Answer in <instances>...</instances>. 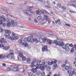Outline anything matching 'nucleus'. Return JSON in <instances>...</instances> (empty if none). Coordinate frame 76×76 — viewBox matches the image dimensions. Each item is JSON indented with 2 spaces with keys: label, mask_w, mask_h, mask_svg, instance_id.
<instances>
[{
  "label": "nucleus",
  "mask_w": 76,
  "mask_h": 76,
  "mask_svg": "<svg viewBox=\"0 0 76 76\" xmlns=\"http://www.w3.org/2000/svg\"><path fill=\"white\" fill-rule=\"evenodd\" d=\"M31 63H32V65H30L31 67V68H32L33 67H34L35 66H36L38 68L40 67V68H41L42 67V65L45 64V62L42 63V61L41 60L39 61L38 60L35 59H34L33 60Z\"/></svg>",
  "instance_id": "1"
},
{
  "label": "nucleus",
  "mask_w": 76,
  "mask_h": 76,
  "mask_svg": "<svg viewBox=\"0 0 76 76\" xmlns=\"http://www.w3.org/2000/svg\"><path fill=\"white\" fill-rule=\"evenodd\" d=\"M55 44L56 45L61 46L64 49H66V45H64V43L63 42L58 41L56 40H55L53 42V44Z\"/></svg>",
  "instance_id": "2"
},
{
  "label": "nucleus",
  "mask_w": 76,
  "mask_h": 76,
  "mask_svg": "<svg viewBox=\"0 0 76 76\" xmlns=\"http://www.w3.org/2000/svg\"><path fill=\"white\" fill-rule=\"evenodd\" d=\"M5 33L4 34V36L6 38H7L9 37L10 35H11V33H12V31L10 30H5Z\"/></svg>",
  "instance_id": "3"
},
{
  "label": "nucleus",
  "mask_w": 76,
  "mask_h": 76,
  "mask_svg": "<svg viewBox=\"0 0 76 76\" xmlns=\"http://www.w3.org/2000/svg\"><path fill=\"white\" fill-rule=\"evenodd\" d=\"M17 52H18V53H19V57L22 58V60L23 61H25L26 60V57L23 56L22 52L21 51V52H19L18 50L17 51Z\"/></svg>",
  "instance_id": "4"
},
{
  "label": "nucleus",
  "mask_w": 76,
  "mask_h": 76,
  "mask_svg": "<svg viewBox=\"0 0 76 76\" xmlns=\"http://www.w3.org/2000/svg\"><path fill=\"white\" fill-rule=\"evenodd\" d=\"M35 66L36 67V68H34L33 69H31V72H32L34 75H36V73L37 72V69H38V67L37 66L35 65L34 66V67Z\"/></svg>",
  "instance_id": "5"
},
{
  "label": "nucleus",
  "mask_w": 76,
  "mask_h": 76,
  "mask_svg": "<svg viewBox=\"0 0 76 76\" xmlns=\"http://www.w3.org/2000/svg\"><path fill=\"white\" fill-rule=\"evenodd\" d=\"M19 42L20 44L21 45H23L24 47H27L28 46V44L26 42L23 43L22 42V40H19Z\"/></svg>",
  "instance_id": "6"
},
{
  "label": "nucleus",
  "mask_w": 76,
  "mask_h": 76,
  "mask_svg": "<svg viewBox=\"0 0 76 76\" xmlns=\"http://www.w3.org/2000/svg\"><path fill=\"white\" fill-rule=\"evenodd\" d=\"M46 38L45 37H44L43 39L41 38L39 39V41L40 43H45L46 41Z\"/></svg>",
  "instance_id": "7"
},
{
  "label": "nucleus",
  "mask_w": 76,
  "mask_h": 76,
  "mask_svg": "<svg viewBox=\"0 0 76 76\" xmlns=\"http://www.w3.org/2000/svg\"><path fill=\"white\" fill-rule=\"evenodd\" d=\"M42 51L43 52L45 51H48V50L47 49V46H45L44 47H43L42 49Z\"/></svg>",
  "instance_id": "8"
},
{
  "label": "nucleus",
  "mask_w": 76,
  "mask_h": 76,
  "mask_svg": "<svg viewBox=\"0 0 76 76\" xmlns=\"http://www.w3.org/2000/svg\"><path fill=\"white\" fill-rule=\"evenodd\" d=\"M15 65H11V66L12 67H13V71H14V72H16L18 70V67H15Z\"/></svg>",
  "instance_id": "9"
},
{
  "label": "nucleus",
  "mask_w": 76,
  "mask_h": 76,
  "mask_svg": "<svg viewBox=\"0 0 76 76\" xmlns=\"http://www.w3.org/2000/svg\"><path fill=\"white\" fill-rule=\"evenodd\" d=\"M30 37H28V38H25L24 41L25 42H30Z\"/></svg>",
  "instance_id": "10"
},
{
  "label": "nucleus",
  "mask_w": 76,
  "mask_h": 76,
  "mask_svg": "<svg viewBox=\"0 0 76 76\" xmlns=\"http://www.w3.org/2000/svg\"><path fill=\"white\" fill-rule=\"evenodd\" d=\"M1 42L3 44H7V41L4 39L3 38H1Z\"/></svg>",
  "instance_id": "11"
},
{
  "label": "nucleus",
  "mask_w": 76,
  "mask_h": 76,
  "mask_svg": "<svg viewBox=\"0 0 76 76\" xmlns=\"http://www.w3.org/2000/svg\"><path fill=\"white\" fill-rule=\"evenodd\" d=\"M25 70H26V69L21 68L19 70V72L20 73H23V72H24Z\"/></svg>",
  "instance_id": "12"
},
{
  "label": "nucleus",
  "mask_w": 76,
  "mask_h": 76,
  "mask_svg": "<svg viewBox=\"0 0 76 76\" xmlns=\"http://www.w3.org/2000/svg\"><path fill=\"white\" fill-rule=\"evenodd\" d=\"M28 75L29 76H36L37 75L33 74L32 72H30L28 73Z\"/></svg>",
  "instance_id": "13"
},
{
  "label": "nucleus",
  "mask_w": 76,
  "mask_h": 76,
  "mask_svg": "<svg viewBox=\"0 0 76 76\" xmlns=\"http://www.w3.org/2000/svg\"><path fill=\"white\" fill-rule=\"evenodd\" d=\"M46 42H48V44L50 45L51 44V43H52V41L50 40H49L48 39H46Z\"/></svg>",
  "instance_id": "14"
},
{
  "label": "nucleus",
  "mask_w": 76,
  "mask_h": 76,
  "mask_svg": "<svg viewBox=\"0 0 76 76\" xmlns=\"http://www.w3.org/2000/svg\"><path fill=\"white\" fill-rule=\"evenodd\" d=\"M7 39H11V40H12V41H14L15 40V37H10V36H9V37H7Z\"/></svg>",
  "instance_id": "15"
},
{
  "label": "nucleus",
  "mask_w": 76,
  "mask_h": 76,
  "mask_svg": "<svg viewBox=\"0 0 76 76\" xmlns=\"http://www.w3.org/2000/svg\"><path fill=\"white\" fill-rule=\"evenodd\" d=\"M55 23L57 24V23H59V24H61V23L60 22V20L58 19L57 20H56L55 21Z\"/></svg>",
  "instance_id": "16"
},
{
  "label": "nucleus",
  "mask_w": 76,
  "mask_h": 76,
  "mask_svg": "<svg viewBox=\"0 0 76 76\" xmlns=\"http://www.w3.org/2000/svg\"><path fill=\"white\" fill-rule=\"evenodd\" d=\"M10 56L11 58H13V56H14V54L13 53H10Z\"/></svg>",
  "instance_id": "17"
},
{
  "label": "nucleus",
  "mask_w": 76,
  "mask_h": 76,
  "mask_svg": "<svg viewBox=\"0 0 76 76\" xmlns=\"http://www.w3.org/2000/svg\"><path fill=\"white\" fill-rule=\"evenodd\" d=\"M57 67V64H55L54 65V66L53 67V70H55L56 68Z\"/></svg>",
  "instance_id": "18"
},
{
  "label": "nucleus",
  "mask_w": 76,
  "mask_h": 76,
  "mask_svg": "<svg viewBox=\"0 0 76 76\" xmlns=\"http://www.w3.org/2000/svg\"><path fill=\"white\" fill-rule=\"evenodd\" d=\"M36 74H37V75H41V71H40L38 70L37 71Z\"/></svg>",
  "instance_id": "19"
},
{
  "label": "nucleus",
  "mask_w": 76,
  "mask_h": 76,
  "mask_svg": "<svg viewBox=\"0 0 76 76\" xmlns=\"http://www.w3.org/2000/svg\"><path fill=\"white\" fill-rule=\"evenodd\" d=\"M41 76H45V72L44 71H42L41 72Z\"/></svg>",
  "instance_id": "20"
},
{
  "label": "nucleus",
  "mask_w": 76,
  "mask_h": 76,
  "mask_svg": "<svg viewBox=\"0 0 76 76\" xmlns=\"http://www.w3.org/2000/svg\"><path fill=\"white\" fill-rule=\"evenodd\" d=\"M36 35V34L35 33H31L30 34V36L31 37H35Z\"/></svg>",
  "instance_id": "21"
},
{
  "label": "nucleus",
  "mask_w": 76,
  "mask_h": 76,
  "mask_svg": "<svg viewBox=\"0 0 76 76\" xmlns=\"http://www.w3.org/2000/svg\"><path fill=\"white\" fill-rule=\"evenodd\" d=\"M14 23L15 21H14V20H12L11 21L10 23L11 24V26H12L13 25H14Z\"/></svg>",
  "instance_id": "22"
},
{
  "label": "nucleus",
  "mask_w": 76,
  "mask_h": 76,
  "mask_svg": "<svg viewBox=\"0 0 76 76\" xmlns=\"http://www.w3.org/2000/svg\"><path fill=\"white\" fill-rule=\"evenodd\" d=\"M7 28H9V27H10V26H11L12 25L10 24V23H8L7 24Z\"/></svg>",
  "instance_id": "23"
},
{
  "label": "nucleus",
  "mask_w": 76,
  "mask_h": 76,
  "mask_svg": "<svg viewBox=\"0 0 76 76\" xmlns=\"http://www.w3.org/2000/svg\"><path fill=\"white\" fill-rule=\"evenodd\" d=\"M51 66H49L47 68H46V69L48 71H50V70H51Z\"/></svg>",
  "instance_id": "24"
},
{
  "label": "nucleus",
  "mask_w": 76,
  "mask_h": 76,
  "mask_svg": "<svg viewBox=\"0 0 76 76\" xmlns=\"http://www.w3.org/2000/svg\"><path fill=\"white\" fill-rule=\"evenodd\" d=\"M45 18V19H46V20H48V17L47 16V15H44Z\"/></svg>",
  "instance_id": "25"
},
{
  "label": "nucleus",
  "mask_w": 76,
  "mask_h": 76,
  "mask_svg": "<svg viewBox=\"0 0 76 76\" xmlns=\"http://www.w3.org/2000/svg\"><path fill=\"white\" fill-rule=\"evenodd\" d=\"M11 36H12V37H14L16 36V34H15V33L12 32V33Z\"/></svg>",
  "instance_id": "26"
},
{
  "label": "nucleus",
  "mask_w": 76,
  "mask_h": 76,
  "mask_svg": "<svg viewBox=\"0 0 76 76\" xmlns=\"http://www.w3.org/2000/svg\"><path fill=\"white\" fill-rule=\"evenodd\" d=\"M41 18H42V17L41 16H39L37 17V20H41Z\"/></svg>",
  "instance_id": "27"
},
{
  "label": "nucleus",
  "mask_w": 76,
  "mask_h": 76,
  "mask_svg": "<svg viewBox=\"0 0 76 76\" xmlns=\"http://www.w3.org/2000/svg\"><path fill=\"white\" fill-rule=\"evenodd\" d=\"M65 50L66 51H70V49L68 47H66V48L65 49Z\"/></svg>",
  "instance_id": "28"
},
{
  "label": "nucleus",
  "mask_w": 76,
  "mask_h": 76,
  "mask_svg": "<svg viewBox=\"0 0 76 76\" xmlns=\"http://www.w3.org/2000/svg\"><path fill=\"white\" fill-rule=\"evenodd\" d=\"M71 72H72V70L69 68V69L67 70V73H70Z\"/></svg>",
  "instance_id": "29"
},
{
  "label": "nucleus",
  "mask_w": 76,
  "mask_h": 76,
  "mask_svg": "<svg viewBox=\"0 0 76 76\" xmlns=\"http://www.w3.org/2000/svg\"><path fill=\"white\" fill-rule=\"evenodd\" d=\"M14 37V39L15 40H17V39H19V37L17 36H15Z\"/></svg>",
  "instance_id": "30"
},
{
  "label": "nucleus",
  "mask_w": 76,
  "mask_h": 76,
  "mask_svg": "<svg viewBox=\"0 0 76 76\" xmlns=\"http://www.w3.org/2000/svg\"><path fill=\"white\" fill-rule=\"evenodd\" d=\"M39 12H40V11L39 10H38L36 11V14H37V15H39Z\"/></svg>",
  "instance_id": "31"
},
{
  "label": "nucleus",
  "mask_w": 76,
  "mask_h": 76,
  "mask_svg": "<svg viewBox=\"0 0 76 76\" xmlns=\"http://www.w3.org/2000/svg\"><path fill=\"white\" fill-rule=\"evenodd\" d=\"M41 68V70H42V71H43V70H44L45 69V68L43 66H42V67H41L40 68Z\"/></svg>",
  "instance_id": "32"
},
{
  "label": "nucleus",
  "mask_w": 76,
  "mask_h": 76,
  "mask_svg": "<svg viewBox=\"0 0 76 76\" xmlns=\"http://www.w3.org/2000/svg\"><path fill=\"white\" fill-rule=\"evenodd\" d=\"M28 14L29 15H32V12L31 11H28Z\"/></svg>",
  "instance_id": "33"
},
{
  "label": "nucleus",
  "mask_w": 76,
  "mask_h": 76,
  "mask_svg": "<svg viewBox=\"0 0 76 76\" xmlns=\"http://www.w3.org/2000/svg\"><path fill=\"white\" fill-rule=\"evenodd\" d=\"M65 69L66 70H68V69H70V67L68 66H66L65 67Z\"/></svg>",
  "instance_id": "34"
},
{
  "label": "nucleus",
  "mask_w": 76,
  "mask_h": 76,
  "mask_svg": "<svg viewBox=\"0 0 76 76\" xmlns=\"http://www.w3.org/2000/svg\"><path fill=\"white\" fill-rule=\"evenodd\" d=\"M23 68L24 69H25V70H26V69H28V66H26L24 65L23 66Z\"/></svg>",
  "instance_id": "35"
},
{
  "label": "nucleus",
  "mask_w": 76,
  "mask_h": 76,
  "mask_svg": "<svg viewBox=\"0 0 76 76\" xmlns=\"http://www.w3.org/2000/svg\"><path fill=\"white\" fill-rule=\"evenodd\" d=\"M29 12V10H25L24 11V12L25 13H26V14H28V12Z\"/></svg>",
  "instance_id": "36"
},
{
  "label": "nucleus",
  "mask_w": 76,
  "mask_h": 76,
  "mask_svg": "<svg viewBox=\"0 0 76 76\" xmlns=\"http://www.w3.org/2000/svg\"><path fill=\"white\" fill-rule=\"evenodd\" d=\"M72 75H75V76H76V72L75 71H73L72 72Z\"/></svg>",
  "instance_id": "37"
},
{
  "label": "nucleus",
  "mask_w": 76,
  "mask_h": 76,
  "mask_svg": "<svg viewBox=\"0 0 76 76\" xmlns=\"http://www.w3.org/2000/svg\"><path fill=\"white\" fill-rule=\"evenodd\" d=\"M4 16L3 15H1L0 17V20H1V19H4Z\"/></svg>",
  "instance_id": "38"
},
{
  "label": "nucleus",
  "mask_w": 76,
  "mask_h": 76,
  "mask_svg": "<svg viewBox=\"0 0 76 76\" xmlns=\"http://www.w3.org/2000/svg\"><path fill=\"white\" fill-rule=\"evenodd\" d=\"M10 48L9 47H4V49H5V50H8V49H9Z\"/></svg>",
  "instance_id": "39"
},
{
  "label": "nucleus",
  "mask_w": 76,
  "mask_h": 76,
  "mask_svg": "<svg viewBox=\"0 0 76 76\" xmlns=\"http://www.w3.org/2000/svg\"><path fill=\"white\" fill-rule=\"evenodd\" d=\"M69 12L70 13H76V12L72 11L71 10H69Z\"/></svg>",
  "instance_id": "40"
},
{
  "label": "nucleus",
  "mask_w": 76,
  "mask_h": 76,
  "mask_svg": "<svg viewBox=\"0 0 76 76\" xmlns=\"http://www.w3.org/2000/svg\"><path fill=\"white\" fill-rule=\"evenodd\" d=\"M34 39L33 38H31V37H30V41H31V42H34Z\"/></svg>",
  "instance_id": "41"
},
{
  "label": "nucleus",
  "mask_w": 76,
  "mask_h": 76,
  "mask_svg": "<svg viewBox=\"0 0 76 76\" xmlns=\"http://www.w3.org/2000/svg\"><path fill=\"white\" fill-rule=\"evenodd\" d=\"M6 56L7 58H9L10 57V58H11V57H10V54H8Z\"/></svg>",
  "instance_id": "42"
},
{
  "label": "nucleus",
  "mask_w": 76,
  "mask_h": 76,
  "mask_svg": "<svg viewBox=\"0 0 76 76\" xmlns=\"http://www.w3.org/2000/svg\"><path fill=\"white\" fill-rule=\"evenodd\" d=\"M57 7H58L59 8H60V7H61V4H58L57 5Z\"/></svg>",
  "instance_id": "43"
},
{
  "label": "nucleus",
  "mask_w": 76,
  "mask_h": 76,
  "mask_svg": "<svg viewBox=\"0 0 76 76\" xmlns=\"http://www.w3.org/2000/svg\"><path fill=\"white\" fill-rule=\"evenodd\" d=\"M62 9L63 10H66V8L65 7H61Z\"/></svg>",
  "instance_id": "44"
},
{
  "label": "nucleus",
  "mask_w": 76,
  "mask_h": 76,
  "mask_svg": "<svg viewBox=\"0 0 76 76\" xmlns=\"http://www.w3.org/2000/svg\"><path fill=\"white\" fill-rule=\"evenodd\" d=\"M73 48H75V50L76 51V44H75L73 47Z\"/></svg>",
  "instance_id": "45"
},
{
  "label": "nucleus",
  "mask_w": 76,
  "mask_h": 76,
  "mask_svg": "<svg viewBox=\"0 0 76 76\" xmlns=\"http://www.w3.org/2000/svg\"><path fill=\"white\" fill-rule=\"evenodd\" d=\"M2 26L3 27H4L5 26H6V24L5 23H3V24H2Z\"/></svg>",
  "instance_id": "46"
},
{
  "label": "nucleus",
  "mask_w": 76,
  "mask_h": 76,
  "mask_svg": "<svg viewBox=\"0 0 76 76\" xmlns=\"http://www.w3.org/2000/svg\"><path fill=\"white\" fill-rule=\"evenodd\" d=\"M43 67H44L45 68H47V67H48L49 66L48 65H46L45 66L44 65H43Z\"/></svg>",
  "instance_id": "47"
},
{
  "label": "nucleus",
  "mask_w": 76,
  "mask_h": 76,
  "mask_svg": "<svg viewBox=\"0 0 76 76\" xmlns=\"http://www.w3.org/2000/svg\"><path fill=\"white\" fill-rule=\"evenodd\" d=\"M45 7L47 9H50L51 8V7H50V6H48V5L45 6Z\"/></svg>",
  "instance_id": "48"
},
{
  "label": "nucleus",
  "mask_w": 76,
  "mask_h": 76,
  "mask_svg": "<svg viewBox=\"0 0 76 76\" xmlns=\"http://www.w3.org/2000/svg\"><path fill=\"white\" fill-rule=\"evenodd\" d=\"M42 10L44 11V12H45V13H47V14H49V13L48 12H47V11H46V10H45L42 9Z\"/></svg>",
  "instance_id": "49"
},
{
  "label": "nucleus",
  "mask_w": 76,
  "mask_h": 76,
  "mask_svg": "<svg viewBox=\"0 0 76 76\" xmlns=\"http://www.w3.org/2000/svg\"><path fill=\"white\" fill-rule=\"evenodd\" d=\"M74 48H73L71 50L70 52L71 53H73L74 52Z\"/></svg>",
  "instance_id": "50"
},
{
  "label": "nucleus",
  "mask_w": 76,
  "mask_h": 76,
  "mask_svg": "<svg viewBox=\"0 0 76 76\" xmlns=\"http://www.w3.org/2000/svg\"><path fill=\"white\" fill-rule=\"evenodd\" d=\"M71 1H72V4H73V2H75V1H76V0H70Z\"/></svg>",
  "instance_id": "51"
},
{
  "label": "nucleus",
  "mask_w": 76,
  "mask_h": 76,
  "mask_svg": "<svg viewBox=\"0 0 76 76\" xmlns=\"http://www.w3.org/2000/svg\"><path fill=\"white\" fill-rule=\"evenodd\" d=\"M68 46H69V47H73V44H68Z\"/></svg>",
  "instance_id": "52"
},
{
  "label": "nucleus",
  "mask_w": 76,
  "mask_h": 76,
  "mask_svg": "<svg viewBox=\"0 0 76 76\" xmlns=\"http://www.w3.org/2000/svg\"><path fill=\"white\" fill-rule=\"evenodd\" d=\"M53 76H60V74L57 75L56 74L54 75Z\"/></svg>",
  "instance_id": "53"
},
{
  "label": "nucleus",
  "mask_w": 76,
  "mask_h": 76,
  "mask_svg": "<svg viewBox=\"0 0 76 76\" xmlns=\"http://www.w3.org/2000/svg\"><path fill=\"white\" fill-rule=\"evenodd\" d=\"M1 58V59H3V56L2 55H1L0 56V59Z\"/></svg>",
  "instance_id": "54"
},
{
  "label": "nucleus",
  "mask_w": 76,
  "mask_h": 76,
  "mask_svg": "<svg viewBox=\"0 0 76 76\" xmlns=\"http://www.w3.org/2000/svg\"><path fill=\"white\" fill-rule=\"evenodd\" d=\"M7 71H10V70H11V68H8L7 69Z\"/></svg>",
  "instance_id": "55"
},
{
  "label": "nucleus",
  "mask_w": 76,
  "mask_h": 76,
  "mask_svg": "<svg viewBox=\"0 0 76 76\" xmlns=\"http://www.w3.org/2000/svg\"><path fill=\"white\" fill-rule=\"evenodd\" d=\"M10 22V20L9 19H7L6 20V22Z\"/></svg>",
  "instance_id": "56"
},
{
  "label": "nucleus",
  "mask_w": 76,
  "mask_h": 76,
  "mask_svg": "<svg viewBox=\"0 0 76 76\" xmlns=\"http://www.w3.org/2000/svg\"><path fill=\"white\" fill-rule=\"evenodd\" d=\"M14 24L15 26H17L18 25V23L17 22H15Z\"/></svg>",
  "instance_id": "57"
},
{
  "label": "nucleus",
  "mask_w": 76,
  "mask_h": 76,
  "mask_svg": "<svg viewBox=\"0 0 76 76\" xmlns=\"http://www.w3.org/2000/svg\"><path fill=\"white\" fill-rule=\"evenodd\" d=\"M37 41V39L35 38L34 39L33 42H36V41Z\"/></svg>",
  "instance_id": "58"
},
{
  "label": "nucleus",
  "mask_w": 76,
  "mask_h": 76,
  "mask_svg": "<svg viewBox=\"0 0 76 76\" xmlns=\"http://www.w3.org/2000/svg\"><path fill=\"white\" fill-rule=\"evenodd\" d=\"M7 10H6V9H3L4 12H5V13H7Z\"/></svg>",
  "instance_id": "59"
},
{
  "label": "nucleus",
  "mask_w": 76,
  "mask_h": 76,
  "mask_svg": "<svg viewBox=\"0 0 76 76\" xmlns=\"http://www.w3.org/2000/svg\"><path fill=\"white\" fill-rule=\"evenodd\" d=\"M31 59H30V58H28V59L27 60V62H29V61H31Z\"/></svg>",
  "instance_id": "60"
},
{
  "label": "nucleus",
  "mask_w": 76,
  "mask_h": 76,
  "mask_svg": "<svg viewBox=\"0 0 76 76\" xmlns=\"http://www.w3.org/2000/svg\"><path fill=\"white\" fill-rule=\"evenodd\" d=\"M2 20H3L4 22H5V21H6V18H4L2 19Z\"/></svg>",
  "instance_id": "61"
},
{
  "label": "nucleus",
  "mask_w": 76,
  "mask_h": 76,
  "mask_svg": "<svg viewBox=\"0 0 76 76\" xmlns=\"http://www.w3.org/2000/svg\"><path fill=\"white\" fill-rule=\"evenodd\" d=\"M48 64L49 65H50V66L52 65V64H51V62H50L49 61L48 62Z\"/></svg>",
  "instance_id": "62"
},
{
  "label": "nucleus",
  "mask_w": 76,
  "mask_h": 76,
  "mask_svg": "<svg viewBox=\"0 0 76 76\" xmlns=\"http://www.w3.org/2000/svg\"><path fill=\"white\" fill-rule=\"evenodd\" d=\"M3 23V21L2 20H0V25H2Z\"/></svg>",
  "instance_id": "63"
},
{
  "label": "nucleus",
  "mask_w": 76,
  "mask_h": 76,
  "mask_svg": "<svg viewBox=\"0 0 76 76\" xmlns=\"http://www.w3.org/2000/svg\"><path fill=\"white\" fill-rule=\"evenodd\" d=\"M6 13H10L11 12L10 11H9L8 10H7Z\"/></svg>",
  "instance_id": "64"
}]
</instances>
